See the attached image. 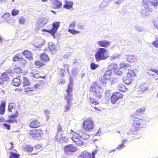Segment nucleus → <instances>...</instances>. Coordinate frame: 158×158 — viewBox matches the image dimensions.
Masks as SVG:
<instances>
[{
    "instance_id": "1",
    "label": "nucleus",
    "mask_w": 158,
    "mask_h": 158,
    "mask_svg": "<svg viewBox=\"0 0 158 158\" xmlns=\"http://www.w3.org/2000/svg\"><path fill=\"white\" fill-rule=\"evenodd\" d=\"M98 80L94 82L91 85L90 91L94 95L98 98L100 99L102 97L101 89V84Z\"/></svg>"
},
{
    "instance_id": "2",
    "label": "nucleus",
    "mask_w": 158,
    "mask_h": 158,
    "mask_svg": "<svg viewBox=\"0 0 158 158\" xmlns=\"http://www.w3.org/2000/svg\"><path fill=\"white\" fill-rule=\"evenodd\" d=\"M107 51L105 48H98L95 55L96 61L99 62L101 60L107 59L109 56V54L106 52Z\"/></svg>"
},
{
    "instance_id": "3",
    "label": "nucleus",
    "mask_w": 158,
    "mask_h": 158,
    "mask_svg": "<svg viewBox=\"0 0 158 158\" xmlns=\"http://www.w3.org/2000/svg\"><path fill=\"white\" fill-rule=\"evenodd\" d=\"M58 132L56 139L57 142L61 143L66 142L68 140V138L63 134L62 127L59 125L57 127Z\"/></svg>"
},
{
    "instance_id": "4",
    "label": "nucleus",
    "mask_w": 158,
    "mask_h": 158,
    "mask_svg": "<svg viewBox=\"0 0 158 158\" xmlns=\"http://www.w3.org/2000/svg\"><path fill=\"white\" fill-rule=\"evenodd\" d=\"M16 105L14 103H9L8 106V110L9 112H11V115H9L8 118L13 119L17 118L19 115L18 111L15 109Z\"/></svg>"
},
{
    "instance_id": "5",
    "label": "nucleus",
    "mask_w": 158,
    "mask_h": 158,
    "mask_svg": "<svg viewBox=\"0 0 158 158\" xmlns=\"http://www.w3.org/2000/svg\"><path fill=\"white\" fill-rule=\"evenodd\" d=\"M112 75V73L110 70L106 71L104 73L103 77L100 78L98 81H100V84H102L103 85H106L107 80H111V76Z\"/></svg>"
},
{
    "instance_id": "6",
    "label": "nucleus",
    "mask_w": 158,
    "mask_h": 158,
    "mask_svg": "<svg viewBox=\"0 0 158 158\" xmlns=\"http://www.w3.org/2000/svg\"><path fill=\"white\" fill-rule=\"evenodd\" d=\"M70 81L68 86V89L66 90V94L64 96L65 99L66 100L68 103H71L70 101L72 99V90L73 82L70 80Z\"/></svg>"
},
{
    "instance_id": "7",
    "label": "nucleus",
    "mask_w": 158,
    "mask_h": 158,
    "mask_svg": "<svg viewBox=\"0 0 158 158\" xmlns=\"http://www.w3.org/2000/svg\"><path fill=\"white\" fill-rule=\"evenodd\" d=\"M83 127L87 131H91L94 126L93 121L91 118L86 119L83 122Z\"/></svg>"
},
{
    "instance_id": "8",
    "label": "nucleus",
    "mask_w": 158,
    "mask_h": 158,
    "mask_svg": "<svg viewBox=\"0 0 158 158\" xmlns=\"http://www.w3.org/2000/svg\"><path fill=\"white\" fill-rule=\"evenodd\" d=\"M60 23L59 22H55L52 24V27L51 29L47 30L44 29L42 30V31H46L50 34L53 36H55V34L60 26Z\"/></svg>"
},
{
    "instance_id": "9",
    "label": "nucleus",
    "mask_w": 158,
    "mask_h": 158,
    "mask_svg": "<svg viewBox=\"0 0 158 158\" xmlns=\"http://www.w3.org/2000/svg\"><path fill=\"white\" fill-rule=\"evenodd\" d=\"M42 134V131L40 129H35L31 131L30 132V136L36 140L39 139Z\"/></svg>"
},
{
    "instance_id": "10",
    "label": "nucleus",
    "mask_w": 158,
    "mask_h": 158,
    "mask_svg": "<svg viewBox=\"0 0 158 158\" xmlns=\"http://www.w3.org/2000/svg\"><path fill=\"white\" fill-rule=\"evenodd\" d=\"M64 150V153L67 155L70 156L76 151V147L73 144H69L65 146Z\"/></svg>"
},
{
    "instance_id": "11",
    "label": "nucleus",
    "mask_w": 158,
    "mask_h": 158,
    "mask_svg": "<svg viewBox=\"0 0 158 158\" xmlns=\"http://www.w3.org/2000/svg\"><path fill=\"white\" fill-rule=\"evenodd\" d=\"M122 97L123 95L120 93L115 92L111 96V102L112 103L114 104L119 99L121 98Z\"/></svg>"
},
{
    "instance_id": "12",
    "label": "nucleus",
    "mask_w": 158,
    "mask_h": 158,
    "mask_svg": "<svg viewBox=\"0 0 158 158\" xmlns=\"http://www.w3.org/2000/svg\"><path fill=\"white\" fill-rule=\"evenodd\" d=\"M110 42L107 40H104L97 42L98 45L100 47L107 48L110 45Z\"/></svg>"
},
{
    "instance_id": "13",
    "label": "nucleus",
    "mask_w": 158,
    "mask_h": 158,
    "mask_svg": "<svg viewBox=\"0 0 158 158\" xmlns=\"http://www.w3.org/2000/svg\"><path fill=\"white\" fill-rule=\"evenodd\" d=\"M48 21V19L44 18L39 19L37 23L38 28H40L43 27L47 23Z\"/></svg>"
},
{
    "instance_id": "14",
    "label": "nucleus",
    "mask_w": 158,
    "mask_h": 158,
    "mask_svg": "<svg viewBox=\"0 0 158 158\" xmlns=\"http://www.w3.org/2000/svg\"><path fill=\"white\" fill-rule=\"evenodd\" d=\"M77 135H73V136L71 138V139L78 146H82L83 145V142L80 140Z\"/></svg>"
},
{
    "instance_id": "15",
    "label": "nucleus",
    "mask_w": 158,
    "mask_h": 158,
    "mask_svg": "<svg viewBox=\"0 0 158 158\" xmlns=\"http://www.w3.org/2000/svg\"><path fill=\"white\" fill-rule=\"evenodd\" d=\"M77 135L80 138L83 139H88L90 137L89 135L84 132L82 131H79L78 133H77Z\"/></svg>"
},
{
    "instance_id": "16",
    "label": "nucleus",
    "mask_w": 158,
    "mask_h": 158,
    "mask_svg": "<svg viewBox=\"0 0 158 158\" xmlns=\"http://www.w3.org/2000/svg\"><path fill=\"white\" fill-rule=\"evenodd\" d=\"M12 84L16 86H19L21 85V77L17 76L14 78L12 82Z\"/></svg>"
},
{
    "instance_id": "17",
    "label": "nucleus",
    "mask_w": 158,
    "mask_h": 158,
    "mask_svg": "<svg viewBox=\"0 0 158 158\" xmlns=\"http://www.w3.org/2000/svg\"><path fill=\"white\" fill-rule=\"evenodd\" d=\"M125 58L129 62H134L136 60V56L127 55L125 56Z\"/></svg>"
},
{
    "instance_id": "18",
    "label": "nucleus",
    "mask_w": 158,
    "mask_h": 158,
    "mask_svg": "<svg viewBox=\"0 0 158 158\" xmlns=\"http://www.w3.org/2000/svg\"><path fill=\"white\" fill-rule=\"evenodd\" d=\"M21 83L23 82V86L28 85L30 84V82L27 77H21Z\"/></svg>"
},
{
    "instance_id": "19",
    "label": "nucleus",
    "mask_w": 158,
    "mask_h": 158,
    "mask_svg": "<svg viewBox=\"0 0 158 158\" xmlns=\"http://www.w3.org/2000/svg\"><path fill=\"white\" fill-rule=\"evenodd\" d=\"M23 54L26 56V57L30 60L33 59L32 54L30 52L27 50H25L23 52Z\"/></svg>"
},
{
    "instance_id": "20",
    "label": "nucleus",
    "mask_w": 158,
    "mask_h": 158,
    "mask_svg": "<svg viewBox=\"0 0 158 158\" xmlns=\"http://www.w3.org/2000/svg\"><path fill=\"white\" fill-rule=\"evenodd\" d=\"M40 125V123L36 120L31 122L30 124V127L31 128L38 127Z\"/></svg>"
},
{
    "instance_id": "21",
    "label": "nucleus",
    "mask_w": 158,
    "mask_h": 158,
    "mask_svg": "<svg viewBox=\"0 0 158 158\" xmlns=\"http://www.w3.org/2000/svg\"><path fill=\"white\" fill-rule=\"evenodd\" d=\"M80 156L81 158H91V154L89 153L87 151H85L82 152L80 155Z\"/></svg>"
},
{
    "instance_id": "22",
    "label": "nucleus",
    "mask_w": 158,
    "mask_h": 158,
    "mask_svg": "<svg viewBox=\"0 0 158 158\" xmlns=\"http://www.w3.org/2000/svg\"><path fill=\"white\" fill-rule=\"evenodd\" d=\"M65 4L64 5V8L69 9L72 7L73 2L71 1H65Z\"/></svg>"
},
{
    "instance_id": "23",
    "label": "nucleus",
    "mask_w": 158,
    "mask_h": 158,
    "mask_svg": "<svg viewBox=\"0 0 158 158\" xmlns=\"http://www.w3.org/2000/svg\"><path fill=\"white\" fill-rule=\"evenodd\" d=\"M49 48L52 54H54L56 51V47L55 46L53 45L52 43L49 44Z\"/></svg>"
},
{
    "instance_id": "24",
    "label": "nucleus",
    "mask_w": 158,
    "mask_h": 158,
    "mask_svg": "<svg viewBox=\"0 0 158 158\" xmlns=\"http://www.w3.org/2000/svg\"><path fill=\"white\" fill-rule=\"evenodd\" d=\"M10 73H11V72L8 73L7 72H6L2 74V76H1V79L3 80V81L4 82L5 81H7L9 79L8 75L9 74V75H10Z\"/></svg>"
},
{
    "instance_id": "25",
    "label": "nucleus",
    "mask_w": 158,
    "mask_h": 158,
    "mask_svg": "<svg viewBox=\"0 0 158 158\" xmlns=\"http://www.w3.org/2000/svg\"><path fill=\"white\" fill-rule=\"evenodd\" d=\"M22 53H18L13 57V60L15 62L19 61L20 59H22Z\"/></svg>"
},
{
    "instance_id": "26",
    "label": "nucleus",
    "mask_w": 158,
    "mask_h": 158,
    "mask_svg": "<svg viewBox=\"0 0 158 158\" xmlns=\"http://www.w3.org/2000/svg\"><path fill=\"white\" fill-rule=\"evenodd\" d=\"M40 59L43 61H49V58L47 54L43 53L41 55Z\"/></svg>"
},
{
    "instance_id": "27",
    "label": "nucleus",
    "mask_w": 158,
    "mask_h": 158,
    "mask_svg": "<svg viewBox=\"0 0 158 158\" xmlns=\"http://www.w3.org/2000/svg\"><path fill=\"white\" fill-rule=\"evenodd\" d=\"M127 77L128 78L129 77H134L136 76V74L135 71L132 70L129 71V72L127 74Z\"/></svg>"
},
{
    "instance_id": "28",
    "label": "nucleus",
    "mask_w": 158,
    "mask_h": 158,
    "mask_svg": "<svg viewBox=\"0 0 158 158\" xmlns=\"http://www.w3.org/2000/svg\"><path fill=\"white\" fill-rule=\"evenodd\" d=\"M118 89L122 92H125L127 89L124 85L122 84H119L117 86Z\"/></svg>"
},
{
    "instance_id": "29",
    "label": "nucleus",
    "mask_w": 158,
    "mask_h": 158,
    "mask_svg": "<svg viewBox=\"0 0 158 158\" xmlns=\"http://www.w3.org/2000/svg\"><path fill=\"white\" fill-rule=\"evenodd\" d=\"M5 103L2 102L0 106V114L2 115L5 111Z\"/></svg>"
},
{
    "instance_id": "30",
    "label": "nucleus",
    "mask_w": 158,
    "mask_h": 158,
    "mask_svg": "<svg viewBox=\"0 0 158 158\" xmlns=\"http://www.w3.org/2000/svg\"><path fill=\"white\" fill-rule=\"evenodd\" d=\"M53 2L55 7L57 9L60 8L62 5V3L60 2L57 0H54Z\"/></svg>"
},
{
    "instance_id": "31",
    "label": "nucleus",
    "mask_w": 158,
    "mask_h": 158,
    "mask_svg": "<svg viewBox=\"0 0 158 158\" xmlns=\"http://www.w3.org/2000/svg\"><path fill=\"white\" fill-rule=\"evenodd\" d=\"M23 148L25 151L29 152H32L33 150V147L29 145H26L24 146Z\"/></svg>"
},
{
    "instance_id": "32",
    "label": "nucleus",
    "mask_w": 158,
    "mask_h": 158,
    "mask_svg": "<svg viewBox=\"0 0 158 158\" xmlns=\"http://www.w3.org/2000/svg\"><path fill=\"white\" fill-rule=\"evenodd\" d=\"M133 124L135 127L137 128L140 127L141 126L140 122L136 119L133 120Z\"/></svg>"
},
{
    "instance_id": "33",
    "label": "nucleus",
    "mask_w": 158,
    "mask_h": 158,
    "mask_svg": "<svg viewBox=\"0 0 158 158\" xmlns=\"http://www.w3.org/2000/svg\"><path fill=\"white\" fill-rule=\"evenodd\" d=\"M129 66L130 65L128 64L123 62L120 64V68L121 69H126L128 68Z\"/></svg>"
},
{
    "instance_id": "34",
    "label": "nucleus",
    "mask_w": 158,
    "mask_h": 158,
    "mask_svg": "<svg viewBox=\"0 0 158 158\" xmlns=\"http://www.w3.org/2000/svg\"><path fill=\"white\" fill-rule=\"evenodd\" d=\"M114 73L117 75L121 76L123 75V72L120 70L119 68L115 69L114 71Z\"/></svg>"
},
{
    "instance_id": "35",
    "label": "nucleus",
    "mask_w": 158,
    "mask_h": 158,
    "mask_svg": "<svg viewBox=\"0 0 158 158\" xmlns=\"http://www.w3.org/2000/svg\"><path fill=\"white\" fill-rule=\"evenodd\" d=\"M9 157L10 158H19V155L15 153L11 152Z\"/></svg>"
},
{
    "instance_id": "36",
    "label": "nucleus",
    "mask_w": 158,
    "mask_h": 158,
    "mask_svg": "<svg viewBox=\"0 0 158 158\" xmlns=\"http://www.w3.org/2000/svg\"><path fill=\"white\" fill-rule=\"evenodd\" d=\"M68 31L70 32V33L72 34L73 35L78 34L80 32L79 31H76L74 29H69L68 30Z\"/></svg>"
},
{
    "instance_id": "37",
    "label": "nucleus",
    "mask_w": 158,
    "mask_h": 158,
    "mask_svg": "<svg viewBox=\"0 0 158 158\" xmlns=\"http://www.w3.org/2000/svg\"><path fill=\"white\" fill-rule=\"evenodd\" d=\"M140 13L143 17L147 16L149 15V13L147 12L145 10H142L140 11Z\"/></svg>"
},
{
    "instance_id": "38",
    "label": "nucleus",
    "mask_w": 158,
    "mask_h": 158,
    "mask_svg": "<svg viewBox=\"0 0 158 158\" xmlns=\"http://www.w3.org/2000/svg\"><path fill=\"white\" fill-rule=\"evenodd\" d=\"M112 1V0H104L102 2V4L104 6H107Z\"/></svg>"
},
{
    "instance_id": "39",
    "label": "nucleus",
    "mask_w": 158,
    "mask_h": 158,
    "mask_svg": "<svg viewBox=\"0 0 158 158\" xmlns=\"http://www.w3.org/2000/svg\"><path fill=\"white\" fill-rule=\"evenodd\" d=\"M127 79H126L125 80H123V82L127 85H129L131 83L132 81L131 78L130 77H129V78L127 77Z\"/></svg>"
},
{
    "instance_id": "40",
    "label": "nucleus",
    "mask_w": 158,
    "mask_h": 158,
    "mask_svg": "<svg viewBox=\"0 0 158 158\" xmlns=\"http://www.w3.org/2000/svg\"><path fill=\"white\" fill-rule=\"evenodd\" d=\"M19 12V10L17 9H13L11 11L12 15L13 16H16L18 15Z\"/></svg>"
},
{
    "instance_id": "41",
    "label": "nucleus",
    "mask_w": 158,
    "mask_h": 158,
    "mask_svg": "<svg viewBox=\"0 0 158 158\" xmlns=\"http://www.w3.org/2000/svg\"><path fill=\"white\" fill-rule=\"evenodd\" d=\"M117 67V65L115 63H113L110 65L108 67L109 70H112L114 69H116Z\"/></svg>"
},
{
    "instance_id": "42",
    "label": "nucleus",
    "mask_w": 158,
    "mask_h": 158,
    "mask_svg": "<svg viewBox=\"0 0 158 158\" xmlns=\"http://www.w3.org/2000/svg\"><path fill=\"white\" fill-rule=\"evenodd\" d=\"M150 2L151 4L153 6H156L158 5V0H151V1H150Z\"/></svg>"
},
{
    "instance_id": "43",
    "label": "nucleus",
    "mask_w": 158,
    "mask_h": 158,
    "mask_svg": "<svg viewBox=\"0 0 158 158\" xmlns=\"http://www.w3.org/2000/svg\"><path fill=\"white\" fill-rule=\"evenodd\" d=\"M44 112L46 115L47 119H48L50 116V111L49 110H44Z\"/></svg>"
},
{
    "instance_id": "44",
    "label": "nucleus",
    "mask_w": 158,
    "mask_h": 158,
    "mask_svg": "<svg viewBox=\"0 0 158 158\" xmlns=\"http://www.w3.org/2000/svg\"><path fill=\"white\" fill-rule=\"evenodd\" d=\"M98 66V65L94 63H92L90 64V68L93 70L96 69Z\"/></svg>"
},
{
    "instance_id": "45",
    "label": "nucleus",
    "mask_w": 158,
    "mask_h": 158,
    "mask_svg": "<svg viewBox=\"0 0 158 158\" xmlns=\"http://www.w3.org/2000/svg\"><path fill=\"white\" fill-rule=\"evenodd\" d=\"M19 20V23L22 24H24L25 22V19L23 17H20Z\"/></svg>"
},
{
    "instance_id": "46",
    "label": "nucleus",
    "mask_w": 158,
    "mask_h": 158,
    "mask_svg": "<svg viewBox=\"0 0 158 158\" xmlns=\"http://www.w3.org/2000/svg\"><path fill=\"white\" fill-rule=\"evenodd\" d=\"M70 103H67V104H66L65 106V111L67 112L68 110H69L70 109L71 106H70Z\"/></svg>"
},
{
    "instance_id": "47",
    "label": "nucleus",
    "mask_w": 158,
    "mask_h": 158,
    "mask_svg": "<svg viewBox=\"0 0 158 158\" xmlns=\"http://www.w3.org/2000/svg\"><path fill=\"white\" fill-rule=\"evenodd\" d=\"M120 55L119 54L118 55L114 54L112 56H110V59L111 60H114L116 58H119L120 56Z\"/></svg>"
},
{
    "instance_id": "48",
    "label": "nucleus",
    "mask_w": 158,
    "mask_h": 158,
    "mask_svg": "<svg viewBox=\"0 0 158 158\" xmlns=\"http://www.w3.org/2000/svg\"><path fill=\"white\" fill-rule=\"evenodd\" d=\"M33 90V88L32 87H27L26 88H25V91L26 92L27 94H29L28 93V92L30 91H32Z\"/></svg>"
},
{
    "instance_id": "49",
    "label": "nucleus",
    "mask_w": 158,
    "mask_h": 158,
    "mask_svg": "<svg viewBox=\"0 0 158 158\" xmlns=\"http://www.w3.org/2000/svg\"><path fill=\"white\" fill-rule=\"evenodd\" d=\"M111 91L110 90H106L105 93V97H108L110 96L111 94Z\"/></svg>"
},
{
    "instance_id": "50",
    "label": "nucleus",
    "mask_w": 158,
    "mask_h": 158,
    "mask_svg": "<svg viewBox=\"0 0 158 158\" xmlns=\"http://www.w3.org/2000/svg\"><path fill=\"white\" fill-rule=\"evenodd\" d=\"M143 5L144 6V8H146V7L145 6H146L147 7V6H149V5H148V6L147 5L148 4V0H143Z\"/></svg>"
},
{
    "instance_id": "51",
    "label": "nucleus",
    "mask_w": 158,
    "mask_h": 158,
    "mask_svg": "<svg viewBox=\"0 0 158 158\" xmlns=\"http://www.w3.org/2000/svg\"><path fill=\"white\" fill-rule=\"evenodd\" d=\"M21 60V64L23 66H24L27 64V62L26 60L22 59V58Z\"/></svg>"
},
{
    "instance_id": "52",
    "label": "nucleus",
    "mask_w": 158,
    "mask_h": 158,
    "mask_svg": "<svg viewBox=\"0 0 158 158\" xmlns=\"http://www.w3.org/2000/svg\"><path fill=\"white\" fill-rule=\"evenodd\" d=\"M153 44L156 47L158 48V38L153 42Z\"/></svg>"
},
{
    "instance_id": "53",
    "label": "nucleus",
    "mask_w": 158,
    "mask_h": 158,
    "mask_svg": "<svg viewBox=\"0 0 158 158\" xmlns=\"http://www.w3.org/2000/svg\"><path fill=\"white\" fill-rule=\"evenodd\" d=\"M145 110V109L144 107H143L141 108L138 109L137 110V112L138 113H141L143 112Z\"/></svg>"
},
{
    "instance_id": "54",
    "label": "nucleus",
    "mask_w": 158,
    "mask_h": 158,
    "mask_svg": "<svg viewBox=\"0 0 158 158\" xmlns=\"http://www.w3.org/2000/svg\"><path fill=\"white\" fill-rule=\"evenodd\" d=\"M15 71L18 73H19L22 72V70L20 67H18L16 68L15 69Z\"/></svg>"
},
{
    "instance_id": "55",
    "label": "nucleus",
    "mask_w": 158,
    "mask_h": 158,
    "mask_svg": "<svg viewBox=\"0 0 158 158\" xmlns=\"http://www.w3.org/2000/svg\"><path fill=\"white\" fill-rule=\"evenodd\" d=\"M35 64L37 67L42 66V64L39 61L35 62Z\"/></svg>"
},
{
    "instance_id": "56",
    "label": "nucleus",
    "mask_w": 158,
    "mask_h": 158,
    "mask_svg": "<svg viewBox=\"0 0 158 158\" xmlns=\"http://www.w3.org/2000/svg\"><path fill=\"white\" fill-rule=\"evenodd\" d=\"M76 23L75 21H73L70 25L69 27L70 28H73L75 27Z\"/></svg>"
},
{
    "instance_id": "57",
    "label": "nucleus",
    "mask_w": 158,
    "mask_h": 158,
    "mask_svg": "<svg viewBox=\"0 0 158 158\" xmlns=\"http://www.w3.org/2000/svg\"><path fill=\"white\" fill-rule=\"evenodd\" d=\"M9 119L8 120L7 122L9 123H13L14 122H15L16 123H17V119Z\"/></svg>"
},
{
    "instance_id": "58",
    "label": "nucleus",
    "mask_w": 158,
    "mask_h": 158,
    "mask_svg": "<svg viewBox=\"0 0 158 158\" xmlns=\"http://www.w3.org/2000/svg\"><path fill=\"white\" fill-rule=\"evenodd\" d=\"M3 126L6 128V129L8 130L10 129V124L4 123L3 124Z\"/></svg>"
},
{
    "instance_id": "59",
    "label": "nucleus",
    "mask_w": 158,
    "mask_h": 158,
    "mask_svg": "<svg viewBox=\"0 0 158 158\" xmlns=\"http://www.w3.org/2000/svg\"><path fill=\"white\" fill-rule=\"evenodd\" d=\"M125 146L124 145V143H122L121 145H119L117 148V149L121 150Z\"/></svg>"
},
{
    "instance_id": "60",
    "label": "nucleus",
    "mask_w": 158,
    "mask_h": 158,
    "mask_svg": "<svg viewBox=\"0 0 158 158\" xmlns=\"http://www.w3.org/2000/svg\"><path fill=\"white\" fill-rule=\"evenodd\" d=\"M10 15L9 13H5L4 15H2V17L3 18H6L10 16Z\"/></svg>"
},
{
    "instance_id": "61",
    "label": "nucleus",
    "mask_w": 158,
    "mask_h": 158,
    "mask_svg": "<svg viewBox=\"0 0 158 158\" xmlns=\"http://www.w3.org/2000/svg\"><path fill=\"white\" fill-rule=\"evenodd\" d=\"M97 152L96 151H94L92 152V154H91V156H92V158H95V156L97 153Z\"/></svg>"
},
{
    "instance_id": "62",
    "label": "nucleus",
    "mask_w": 158,
    "mask_h": 158,
    "mask_svg": "<svg viewBox=\"0 0 158 158\" xmlns=\"http://www.w3.org/2000/svg\"><path fill=\"white\" fill-rule=\"evenodd\" d=\"M33 77L36 79L39 78L40 77L38 73L34 74Z\"/></svg>"
},
{
    "instance_id": "63",
    "label": "nucleus",
    "mask_w": 158,
    "mask_h": 158,
    "mask_svg": "<svg viewBox=\"0 0 158 158\" xmlns=\"http://www.w3.org/2000/svg\"><path fill=\"white\" fill-rule=\"evenodd\" d=\"M106 7V6H104L102 4V3L101 5L99 6V8L101 10H103L104 8Z\"/></svg>"
},
{
    "instance_id": "64",
    "label": "nucleus",
    "mask_w": 158,
    "mask_h": 158,
    "mask_svg": "<svg viewBox=\"0 0 158 158\" xmlns=\"http://www.w3.org/2000/svg\"><path fill=\"white\" fill-rule=\"evenodd\" d=\"M142 120H144L145 122H148V121H149V120H150L149 118L147 116L145 117V118H143Z\"/></svg>"
}]
</instances>
